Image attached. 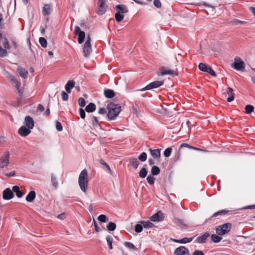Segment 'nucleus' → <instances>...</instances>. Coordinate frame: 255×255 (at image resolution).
<instances>
[{"label":"nucleus","mask_w":255,"mask_h":255,"mask_svg":"<svg viewBox=\"0 0 255 255\" xmlns=\"http://www.w3.org/2000/svg\"><path fill=\"white\" fill-rule=\"evenodd\" d=\"M146 180L149 184L153 185L154 183L155 178L152 175H149L147 176Z\"/></svg>","instance_id":"nucleus-51"},{"label":"nucleus","mask_w":255,"mask_h":255,"mask_svg":"<svg viewBox=\"0 0 255 255\" xmlns=\"http://www.w3.org/2000/svg\"><path fill=\"white\" fill-rule=\"evenodd\" d=\"M96 110V105L93 103H89L85 108V110L88 113H92Z\"/></svg>","instance_id":"nucleus-29"},{"label":"nucleus","mask_w":255,"mask_h":255,"mask_svg":"<svg viewBox=\"0 0 255 255\" xmlns=\"http://www.w3.org/2000/svg\"><path fill=\"white\" fill-rule=\"evenodd\" d=\"M182 147H188L190 149H195V150H200V149L199 148H196V147H194L191 145H189L187 143H182L180 145V148H182Z\"/></svg>","instance_id":"nucleus-47"},{"label":"nucleus","mask_w":255,"mask_h":255,"mask_svg":"<svg viewBox=\"0 0 255 255\" xmlns=\"http://www.w3.org/2000/svg\"><path fill=\"white\" fill-rule=\"evenodd\" d=\"M36 194L34 191H31L27 195L26 200L27 202H31L35 198Z\"/></svg>","instance_id":"nucleus-28"},{"label":"nucleus","mask_w":255,"mask_h":255,"mask_svg":"<svg viewBox=\"0 0 255 255\" xmlns=\"http://www.w3.org/2000/svg\"><path fill=\"white\" fill-rule=\"evenodd\" d=\"M52 6L50 4H45L42 7V13L44 16L48 15L52 11Z\"/></svg>","instance_id":"nucleus-16"},{"label":"nucleus","mask_w":255,"mask_h":255,"mask_svg":"<svg viewBox=\"0 0 255 255\" xmlns=\"http://www.w3.org/2000/svg\"><path fill=\"white\" fill-rule=\"evenodd\" d=\"M92 124L94 128L97 127L99 125V122L97 117L95 116L92 117Z\"/></svg>","instance_id":"nucleus-49"},{"label":"nucleus","mask_w":255,"mask_h":255,"mask_svg":"<svg viewBox=\"0 0 255 255\" xmlns=\"http://www.w3.org/2000/svg\"><path fill=\"white\" fill-rule=\"evenodd\" d=\"M99 162L101 164L103 165L108 170H110V166L106 162H105V161L103 159H100Z\"/></svg>","instance_id":"nucleus-56"},{"label":"nucleus","mask_w":255,"mask_h":255,"mask_svg":"<svg viewBox=\"0 0 255 255\" xmlns=\"http://www.w3.org/2000/svg\"><path fill=\"white\" fill-rule=\"evenodd\" d=\"M147 174V171L145 167L142 168L139 172V176L142 178H145Z\"/></svg>","instance_id":"nucleus-35"},{"label":"nucleus","mask_w":255,"mask_h":255,"mask_svg":"<svg viewBox=\"0 0 255 255\" xmlns=\"http://www.w3.org/2000/svg\"><path fill=\"white\" fill-rule=\"evenodd\" d=\"M194 237L192 238H184L182 239L181 240H177V239H173L172 241L175 243H180V244H186L187 243L191 242Z\"/></svg>","instance_id":"nucleus-24"},{"label":"nucleus","mask_w":255,"mask_h":255,"mask_svg":"<svg viewBox=\"0 0 255 255\" xmlns=\"http://www.w3.org/2000/svg\"><path fill=\"white\" fill-rule=\"evenodd\" d=\"M198 67L200 70L206 72L208 68V67H207V66L205 64L202 63H201L199 64Z\"/></svg>","instance_id":"nucleus-43"},{"label":"nucleus","mask_w":255,"mask_h":255,"mask_svg":"<svg viewBox=\"0 0 255 255\" xmlns=\"http://www.w3.org/2000/svg\"><path fill=\"white\" fill-rule=\"evenodd\" d=\"M106 113V111L104 108H100L98 111V113L100 114H104Z\"/></svg>","instance_id":"nucleus-64"},{"label":"nucleus","mask_w":255,"mask_h":255,"mask_svg":"<svg viewBox=\"0 0 255 255\" xmlns=\"http://www.w3.org/2000/svg\"><path fill=\"white\" fill-rule=\"evenodd\" d=\"M193 255H204V253L201 250H195L193 253Z\"/></svg>","instance_id":"nucleus-60"},{"label":"nucleus","mask_w":255,"mask_h":255,"mask_svg":"<svg viewBox=\"0 0 255 255\" xmlns=\"http://www.w3.org/2000/svg\"><path fill=\"white\" fill-rule=\"evenodd\" d=\"M227 94L229 95L227 100L228 102H232L235 99V93L233 89L231 87H228L226 90Z\"/></svg>","instance_id":"nucleus-20"},{"label":"nucleus","mask_w":255,"mask_h":255,"mask_svg":"<svg viewBox=\"0 0 255 255\" xmlns=\"http://www.w3.org/2000/svg\"><path fill=\"white\" fill-rule=\"evenodd\" d=\"M104 96L107 98H112L116 95L115 92L114 90L107 89L104 90Z\"/></svg>","instance_id":"nucleus-23"},{"label":"nucleus","mask_w":255,"mask_h":255,"mask_svg":"<svg viewBox=\"0 0 255 255\" xmlns=\"http://www.w3.org/2000/svg\"><path fill=\"white\" fill-rule=\"evenodd\" d=\"M94 224L95 230L97 232H99L102 231V229H100V227H99L97 223L95 221H94Z\"/></svg>","instance_id":"nucleus-61"},{"label":"nucleus","mask_w":255,"mask_h":255,"mask_svg":"<svg viewBox=\"0 0 255 255\" xmlns=\"http://www.w3.org/2000/svg\"><path fill=\"white\" fill-rule=\"evenodd\" d=\"M232 228V224L230 223H227L219 226L216 229V233L219 236L224 235L229 233Z\"/></svg>","instance_id":"nucleus-4"},{"label":"nucleus","mask_w":255,"mask_h":255,"mask_svg":"<svg viewBox=\"0 0 255 255\" xmlns=\"http://www.w3.org/2000/svg\"><path fill=\"white\" fill-rule=\"evenodd\" d=\"M39 42L42 47L45 48L47 46V42L45 38L40 37L39 39Z\"/></svg>","instance_id":"nucleus-40"},{"label":"nucleus","mask_w":255,"mask_h":255,"mask_svg":"<svg viewBox=\"0 0 255 255\" xmlns=\"http://www.w3.org/2000/svg\"><path fill=\"white\" fill-rule=\"evenodd\" d=\"M74 33L78 35V41L79 43H82L84 40L85 37V33L81 30L80 28L78 26H76L74 29Z\"/></svg>","instance_id":"nucleus-8"},{"label":"nucleus","mask_w":255,"mask_h":255,"mask_svg":"<svg viewBox=\"0 0 255 255\" xmlns=\"http://www.w3.org/2000/svg\"><path fill=\"white\" fill-rule=\"evenodd\" d=\"M7 78L10 80L12 85L16 88L18 94L21 99L23 95V90L20 88L21 83L15 78L14 76L11 75H9Z\"/></svg>","instance_id":"nucleus-5"},{"label":"nucleus","mask_w":255,"mask_h":255,"mask_svg":"<svg viewBox=\"0 0 255 255\" xmlns=\"http://www.w3.org/2000/svg\"><path fill=\"white\" fill-rule=\"evenodd\" d=\"M124 245L128 248H129L130 249H133L134 250H135L136 249L135 246L131 243L128 242H126L124 243Z\"/></svg>","instance_id":"nucleus-41"},{"label":"nucleus","mask_w":255,"mask_h":255,"mask_svg":"<svg viewBox=\"0 0 255 255\" xmlns=\"http://www.w3.org/2000/svg\"><path fill=\"white\" fill-rule=\"evenodd\" d=\"M231 23L233 25H237L239 24L245 25L247 23V22L242 21L238 19H235L231 21Z\"/></svg>","instance_id":"nucleus-33"},{"label":"nucleus","mask_w":255,"mask_h":255,"mask_svg":"<svg viewBox=\"0 0 255 255\" xmlns=\"http://www.w3.org/2000/svg\"><path fill=\"white\" fill-rule=\"evenodd\" d=\"M138 159L141 161H145L147 159V154L145 152H142L138 157Z\"/></svg>","instance_id":"nucleus-42"},{"label":"nucleus","mask_w":255,"mask_h":255,"mask_svg":"<svg viewBox=\"0 0 255 255\" xmlns=\"http://www.w3.org/2000/svg\"><path fill=\"white\" fill-rule=\"evenodd\" d=\"M14 197V194L9 188H6L2 193V198L4 200H10Z\"/></svg>","instance_id":"nucleus-12"},{"label":"nucleus","mask_w":255,"mask_h":255,"mask_svg":"<svg viewBox=\"0 0 255 255\" xmlns=\"http://www.w3.org/2000/svg\"><path fill=\"white\" fill-rule=\"evenodd\" d=\"M129 164L133 168L136 169L139 164V162L137 158L132 157L130 159Z\"/></svg>","instance_id":"nucleus-27"},{"label":"nucleus","mask_w":255,"mask_h":255,"mask_svg":"<svg viewBox=\"0 0 255 255\" xmlns=\"http://www.w3.org/2000/svg\"><path fill=\"white\" fill-rule=\"evenodd\" d=\"M107 230L109 231H113L116 228V225L115 223L110 222L107 226Z\"/></svg>","instance_id":"nucleus-36"},{"label":"nucleus","mask_w":255,"mask_h":255,"mask_svg":"<svg viewBox=\"0 0 255 255\" xmlns=\"http://www.w3.org/2000/svg\"><path fill=\"white\" fill-rule=\"evenodd\" d=\"M75 82L73 80H69L68 81L65 86L66 91L68 93H70L71 89L75 86Z\"/></svg>","instance_id":"nucleus-26"},{"label":"nucleus","mask_w":255,"mask_h":255,"mask_svg":"<svg viewBox=\"0 0 255 255\" xmlns=\"http://www.w3.org/2000/svg\"><path fill=\"white\" fill-rule=\"evenodd\" d=\"M50 112L49 108V105L46 109V110L43 113V115L45 116H48L50 115Z\"/></svg>","instance_id":"nucleus-63"},{"label":"nucleus","mask_w":255,"mask_h":255,"mask_svg":"<svg viewBox=\"0 0 255 255\" xmlns=\"http://www.w3.org/2000/svg\"><path fill=\"white\" fill-rule=\"evenodd\" d=\"M175 255H189V250L184 246H180L177 248L174 252Z\"/></svg>","instance_id":"nucleus-9"},{"label":"nucleus","mask_w":255,"mask_h":255,"mask_svg":"<svg viewBox=\"0 0 255 255\" xmlns=\"http://www.w3.org/2000/svg\"><path fill=\"white\" fill-rule=\"evenodd\" d=\"M17 72H18L19 75L23 78L25 79L27 77L28 73L25 68L21 67H18Z\"/></svg>","instance_id":"nucleus-25"},{"label":"nucleus","mask_w":255,"mask_h":255,"mask_svg":"<svg viewBox=\"0 0 255 255\" xmlns=\"http://www.w3.org/2000/svg\"><path fill=\"white\" fill-rule=\"evenodd\" d=\"M228 212H229V211L227 210H222L219 211L214 213L213 215L210 217V219L213 217H217L219 215H226Z\"/></svg>","instance_id":"nucleus-31"},{"label":"nucleus","mask_w":255,"mask_h":255,"mask_svg":"<svg viewBox=\"0 0 255 255\" xmlns=\"http://www.w3.org/2000/svg\"><path fill=\"white\" fill-rule=\"evenodd\" d=\"M115 9V19L118 22H121L124 18V14L128 12V7L124 4H118L116 6Z\"/></svg>","instance_id":"nucleus-2"},{"label":"nucleus","mask_w":255,"mask_h":255,"mask_svg":"<svg viewBox=\"0 0 255 255\" xmlns=\"http://www.w3.org/2000/svg\"><path fill=\"white\" fill-rule=\"evenodd\" d=\"M12 191L15 193L16 195L18 198H21L23 196V193L19 190V188L18 186L15 185L13 186Z\"/></svg>","instance_id":"nucleus-30"},{"label":"nucleus","mask_w":255,"mask_h":255,"mask_svg":"<svg viewBox=\"0 0 255 255\" xmlns=\"http://www.w3.org/2000/svg\"><path fill=\"white\" fill-rule=\"evenodd\" d=\"M234 68L237 70H242L245 68V63L240 58H239L238 61L236 60L234 62Z\"/></svg>","instance_id":"nucleus-18"},{"label":"nucleus","mask_w":255,"mask_h":255,"mask_svg":"<svg viewBox=\"0 0 255 255\" xmlns=\"http://www.w3.org/2000/svg\"><path fill=\"white\" fill-rule=\"evenodd\" d=\"M153 4L154 6L157 8H160L161 7V3L159 0H154Z\"/></svg>","instance_id":"nucleus-59"},{"label":"nucleus","mask_w":255,"mask_h":255,"mask_svg":"<svg viewBox=\"0 0 255 255\" xmlns=\"http://www.w3.org/2000/svg\"><path fill=\"white\" fill-rule=\"evenodd\" d=\"M160 149H152L149 148L148 150L150 152L151 156L154 159L159 158L160 157Z\"/></svg>","instance_id":"nucleus-22"},{"label":"nucleus","mask_w":255,"mask_h":255,"mask_svg":"<svg viewBox=\"0 0 255 255\" xmlns=\"http://www.w3.org/2000/svg\"><path fill=\"white\" fill-rule=\"evenodd\" d=\"M31 131L29 128L25 126H21L18 130V133L22 136H26L30 133Z\"/></svg>","instance_id":"nucleus-14"},{"label":"nucleus","mask_w":255,"mask_h":255,"mask_svg":"<svg viewBox=\"0 0 255 255\" xmlns=\"http://www.w3.org/2000/svg\"><path fill=\"white\" fill-rule=\"evenodd\" d=\"M9 153L8 150H6L0 158V168H3L8 166L9 163Z\"/></svg>","instance_id":"nucleus-6"},{"label":"nucleus","mask_w":255,"mask_h":255,"mask_svg":"<svg viewBox=\"0 0 255 255\" xmlns=\"http://www.w3.org/2000/svg\"><path fill=\"white\" fill-rule=\"evenodd\" d=\"M62 99L63 101H67L68 98V94L64 91L61 92Z\"/></svg>","instance_id":"nucleus-57"},{"label":"nucleus","mask_w":255,"mask_h":255,"mask_svg":"<svg viewBox=\"0 0 255 255\" xmlns=\"http://www.w3.org/2000/svg\"><path fill=\"white\" fill-rule=\"evenodd\" d=\"M106 240H107V244L108 245L109 249L112 250L113 249V246H112L113 238L111 236H108L106 237Z\"/></svg>","instance_id":"nucleus-39"},{"label":"nucleus","mask_w":255,"mask_h":255,"mask_svg":"<svg viewBox=\"0 0 255 255\" xmlns=\"http://www.w3.org/2000/svg\"><path fill=\"white\" fill-rule=\"evenodd\" d=\"M174 223L179 226L181 229H186L187 226L185 224L183 220L179 218H175L173 220Z\"/></svg>","instance_id":"nucleus-21"},{"label":"nucleus","mask_w":255,"mask_h":255,"mask_svg":"<svg viewBox=\"0 0 255 255\" xmlns=\"http://www.w3.org/2000/svg\"><path fill=\"white\" fill-rule=\"evenodd\" d=\"M160 170L159 168L156 166H153L151 169V173L152 175H157L159 174Z\"/></svg>","instance_id":"nucleus-32"},{"label":"nucleus","mask_w":255,"mask_h":255,"mask_svg":"<svg viewBox=\"0 0 255 255\" xmlns=\"http://www.w3.org/2000/svg\"><path fill=\"white\" fill-rule=\"evenodd\" d=\"M78 183L80 189L85 193L88 186V173L86 169H83L81 172L78 178Z\"/></svg>","instance_id":"nucleus-3"},{"label":"nucleus","mask_w":255,"mask_h":255,"mask_svg":"<svg viewBox=\"0 0 255 255\" xmlns=\"http://www.w3.org/2000/svg\"><path fill=\"white\" fill-rule=\"evenodd\" d=\"M210 236V234L208 232L205 233L203 235L201 236H199L197 238L196 242L199 244H203L206 242V240Z\"/></svg>","instance_id":"nucleus-19"},{"label":"nucleus","mask_w":255,"mask_h":255,"mask_svg":"<svg viewBox=\"0 0 255 255\" xmlns=\"http://www.w3.org/2000/svg\"><path fill=\"white\" fill-rule=\"evenodd\" d=\"M143 226L141 224H136L134 227V230L136 233H140L143 230Z\"/></svg>","instance_id":"nucleus-46"},{"label":"nucleus","mask_w":255,"mask_h":255,"mask_svg":"<svg viewBox=\"0 0 255 255\" xmlns=\"http://www.w3.org/2000/svg\"><path fill=\"white\" fill-rule=\"evenodd\" d=\"M56 128L58 131H62L63 129V127L61 125V124L58 122L57 121L56 123Z\"/></svg>","instance_id":"nucleus-55"},{"label":"nucleus","mask_w":255,"mask_h":255,"mask_svg":"<svg viewBox=\"0 0 255 255\" xmlns=\"http://www.w3.org/2000/svg\"><path fill=\"white\" fill-rule=\"evenodd\" d=\"M140 223L145 228H151L153 226V224L149 221H141Z\"/></svg>","instance_id":"nucleus-34"},{"label":"nucleus","mask_w":255,"mask_h":255,"mask_svg":"<svg viewBox=\"0 0 255 255\" xmlns=\"http://www.w3.org/2000/svg\"><path fill=\"white\" fill-rule=\"evenodd\" d=\"M92 51V48L91 43L88 41H86L83 47V52L85 57H87L89 56Z\"/></svg>","instance_id":"nucleus-13"},{"label":"nucleus","mask_w":255,"mask_h":255,"mask_svg":"<svg viewBox=\"0 0 255 255\" xmlns=\"http://www.w3.org/2000/svg\"><path fill=\"white\" fill-rule=\"evenodd\" d=\"M79 105L81 107H84L85 106V100L83 98H80L78 99Z\"/></svg>","instance_id":"nucleus-53"},{"label":"nucleus","mask_w":255,"mask_h":255,"mask_svg":"<svg viewBox=\"0 0 255 255\" xmlns=\"http://www.w3.org/2000/svg\"><path fill=\"white\" fill-rule=\"evenodd\" d=\"M107 5L105 1H100L98 2V7L97 13L99 15H103L106 11Z\"/></svg>","instance_id":"nucleus-10"},{"label":"nucleus","mask_w":255,"mask_h":255,"mask_svg":"<svg viewBox=\"0 0 255 255\" xmlns=\"http://www.w3.org/2000/svg\"><path fill=\"white\" fill-rule=\"evenodd\" d=\"M79 114L81 118L83 119H84L86 116V113L85 111L83 109L80 108L79 109Z\"/></svg>","instance_id":"nucleus-58"},{"label":"nucleus","mask_w":255,"mask_h":255,"mask_svg":"<svg viewBox=\"0 0 255 255\" xmlns=\"http://www.w3.org/2000/svg\"><path fill=\"white\" fill-rule=\"evenodd\" d=\"M98 219L99 221H100V222H101L102 223H106L108 220L107 216L106 215H103V214L99 216Z\"/></svg>","instance_id":"nucleus-45"},{"label":"nucleus","mask_w":255,"mask_h":255,"mask_svg":"<svg viewBox=\"0 0 255 255\" xmlns=\"http://www.w3.org/2000/svg\"><path fill=\"white\" fill-rule=\"evenodd\" d=\"M26 126L29 129H32L34 126V122L33 119L29 116H26L24 119Z\"/></svg>","instance_id":"nucleus-15"},{"label":"nucleus","mask_w":255,"mask_h":255,"mask_svg":"<svg viewBox=\"0 0 255 255\" xmlns=\"http://www.w3.org/2000/svg\"><path fill=\"white\" fill-rule=\"evenodd\" d=\"M164 84L163 81H155L149 83L146 86L140 90V91H144L146 90H151L154 88H157Z\"/></svg>","instance_id":"nucleus-7"},{"label":"nucleus","mask_w":255,"mask_h":255,"mask_svg":"<svg viewBox=\"0 0 255 255\" xmlns=\"http://www.w3.org/2000/svg\"><path fill=\"white\" fill-rule=\"evenodd\" d=\"M37 110L39 111L40 112H42L44 110V108L41 104H38L37 106Z\"/></svg>","instance_id":"nucleus-62"},{"label":"nucleus","mask_w":255,"mask_h":255,"mask_svg":"<svg viewBox=\"0 0 255 255\" xmlns=\"http://www.w3.org/2000/svg\"><path fill=\"white\" fill-rule=\"evenodd\" d=\"M51 183L54 187H57L58 182L57 181L56 177L53 174H51Z\"/></svg>","instance_id":"nucleus-44"},{"label":"nucleus","mask_w":255,"mask_h":255,"mask_svg":"<svg viewBox=\"0 0 255 255\" xmlns=\"http://www.w3.org/2000/svg\"><path fill=\"white\" fill-rule=\"evenodd\" d=\"M108 113L107 116L109 120H113L119 115L121 111V107L118 104L110 103L107 106Z\"/></svg>","instance_id":"nucleus-1"},{"label":"nucleus","mask_w":255,"mask_h":255,"mask_svg":"<svg viewBox=\"0 0 255 255\" xmlns=\"http://www.w3.org/2000/svg\"><path fill=\"white\" fill-rule=\"evenodd\" d=\"M7 51L0 46V57H3L7 55Z\"/></svg>","instance_id":"nucleus-52"},{"label":"nucleus","mask_w":255,"mask_h":255,"mask_svg":"<svg viewBox=\"0 0 255 255\" xmlns=\"http://www.w3.org/2000/svg\"><path fill=\"white\" fill-rule=\"evenodd\" d=\"M206 72L209 73L211 75L213 76H216V74L215 72L210 67H208Z\"/></svg>","instance_id":"nucleus-54"},{"label":"nucleus","mask_w":255,"mask_h":255,"mask_svg":"<svg viewBox=\"0 0 255 255\" xmlns=\"http://www.w3.org/2000/svg\"><path fill=\"white\" fill-rule=\"evenodd\" d=\"M160 75L163 76L165 75H170L172 76H176L177 74L172 70L166 69L164 67H162L160 69Z\"/></svg>","instance_id":"nucleus-17"},{"label":"nucleus","mask_w":255,"mask_h":255,"mask_svg":"<svg viewBox=\"0 0 255 255\" xmlns=\"http://www.w3.org/2000/svg\"><path fill=\"white\" fill-rule=\"evenodd\" d=\"M172 151L171 147L167 148L164 151V155L166 157L170 156Z\"/></svg>","instance_id":"nucleus-50"},{"label":"nucleus","mask_w":255,"mask_h":255,"mask_svg":"<svg viewBox=\"0 0 255 255\" xmlns=\"http://www.w3.org/2000/svg\"><path fill=\"white\" fill-rule=\"evenodd\" d=\"M245 113L247 114H251L253 112L254 108L252 105H248L245 107Z\"/></svg>","instance_id":"nucleus-38"},{"label":"nucleus","mask_w":255,"mask_h":255,"mask_svg":"<svg viewBox=\"0 0 255 255\" xmlns=\"http://www.w3.org/2000/svg\"><path fill=\"white\" fill-rule=\"evenodd\" d=\"M164 218L163 214L161 211H159L151 216L149 219L152 222H160L163 221Z\"/></svg>","instance_id":"nucleus-11"},{"label":"nucleus","mask_w":255,"mask_h":255,"mask_svg":"<svg viewBox=\"0 0 255 255\" xmlns=\"http://www.w3.org/2000/svg\"><path fill=\"white\" fill-rule=\"evenodd\" d=\"M211 239L214 243H219L222 240V238L218 235L213 234L211 236Z\"/></svg>","instance_id":"nucleus-37"},{"label":"nucleus","mask_w":255,"mask_h":255,"mask_svg":"<svg viewBox=\"0 0 255 255\" xmlns=\"http://www.w3.org/2000/svg\"><path fill=\"white\" fill-rule=\"evenodd\" d=\"M3 41L2 42V44L3 47L5 49H9L10 48V46L7 39L6 37H4L3 38Z\"/></svg>","instance_id":"nucleus-48"}]
</instances>
